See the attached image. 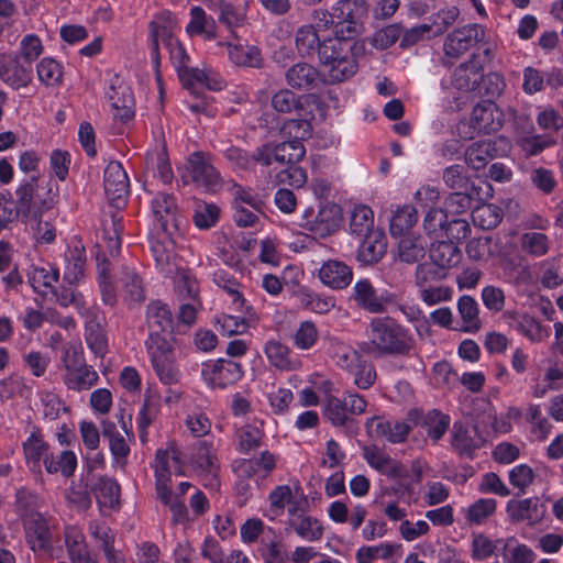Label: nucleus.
Wrapping results in <instances>:
<instances>
[{
  "label": "nucleus",
  "instance_id": "nucleus-1",
  "mask_svg": "<svg viewBox=\"0 0 563 563\" xmlns=\"http://www.w3.org/2000/svg\"><path fill=\"white\" fill-rule=\"evenodd\" d=\"M366 333L368 340L360 342L358 349L374 358L409 356L415 347L411 331L391 317L371 319Z\"/></svg>",
  "mask_w": 563,
  "mask_h": 563
},
{
  "label": "nucleus",
  "instance_id": "nucleus-2",
  "mask_svg": "<svg viewBox=\"0 0 563 563\" xmlns=\"http://www.w3.org/2000/svg\"><path fill=\"white\" fill-rule=\"evenodd\" d=\"M355 45L339 38L322 40L318 58L328 84L343 82L356 74L358 65L354 55Z\"/></svg>",
  "mask_w": 563,
  "mask_h": 563
},
{
  "label": "nucleus",
  "instance_id": "nucleus-3",
  "mask_svg": "<svg viewBox=\"0 0 563 563\" xmlns=\"http://www.w3.org/2000/svg\"><path fill=\"white\" fill-rule=\"evenodd\" d=\"M367 400L364 396L345 390L341 396L328 395L322 401L324 418L336 428H343L347 437H355L358 433V422L354 416L366 411Z\"/></svg>",
  "mask_w": 563,
  "mask_h": 563
},
{
  "label": "nucleus",
  "instance_id": "nucleus-4",
  "mask_svg": "<svg viewBox=\"0 0 563 563\" xmlns=\"http://www.w3.org/2000/svg\"><path fill=\"white\" fill-rule=\"evenodd\" d=\"M15 201L22 213V222L40 221L44 212L51 210L56 202L49 184L35 177H25L15 189Z\"/></svg>",
  "mask_w": 563,
  "mask_h": 563
},
{
  "label": "nucleus",
  "instance_id": "nucleus-5",
  "mask_svg": "<svg viewBox=\"0 0 563 563\" xmlns=\"http://www.w3.org/2000/svg\"><path fill=\"white\" fill-rule=\"evenodd\" d=\"M342 220L341 207L334 202H320L318 211L307 208L298 222L313 238L324 239L336 232Z\"/></svg>",
  "mask_w": 563,
  "mask_h": 563
},
{
  "label": "nucleus",
  "instance_id": "nucleus-6",
  "mask_svg": "<svg viewBox=\"0 0 563 563\" xmlns=\"http://www.w3.org/2000/svg\"><path fill=\"white\" fill-rule=\"evenodd\" d=\"M145 321L148 329L145 347L170 345L167 336L174 330V316L166 302L159 299L150 301L146 306Z\"/></svg>",
  "mask_w": 563,
  "mask_h": 563
},
{
  "label": "nucleus",
  "instance_id": "nucleus-7",
  "mask_svg": "<svg viewBox=\"0 0 563 563\" xmlns=\"http://www.w3.org/2000/svg\"><path fill=\"white\" fill-rule=\"evenodd\" d=\"M397 298L395 292L388 290L378 292L367 278L358 279L351 294V299L358 308L374 314L386 312L389 306L397 302Z\"/></svg>",
  "mask_w": 563,
  "mask_h": 563
},
{
  "label": "nucleus",
  "instance_id": "nucleus-8",
  "mask_svg": "<svg viewBox=\"0 0 563 563\" xmlns=\"http://www.w3.org/2000/svg\"><path fill=\"white\" fill-rule=\"evenodd\" d=\"M357 0H341L334 7V15L336 21L334 23V36L341 42L349 41L355 43L354 37L362 29L361 16L364 11V0H360L361 8H357Z\"/></svg>",
  "mask_w": 563,
  "mask_h": 563
},
{
  "label": "nucleus",
  "instance_id": "nucleus-9",
  "mask_svg": "<svg viewBox=\"0 0 563 563\" xmlns=\"http://www.w3.org/2000/svg\"><path fill=\"white\" fill-rule=\"evenodd\" d=\"M151 212L156 230L167 236L179 231V211L176 198L172 194L157 192L150 201Z\"/></svg>",
  "mask_w": 563,
  "mask_h": 563
},
{
  "label": "nucleus",
  "instance_id": "nucleus-10",
  "mask_svg": "<svg viewBox=\"0 0 563 563\" xmlns=\"http://www.w3.org/2000/svg\"><path fill=\"white\" fill-rule=\"evenodd\" d=\"M243 366L235 361L219 358L201 365V377L211 388H227L243 377Z\"/></svg>",
  "mask_w": 563,
  "mask_h": 563
},
{
  "label": "nucleus",
  "instance_id": "nucleus-11",
  "mask_svg": "<svg viewBox=\"0 0 563 563\" xmlns=\"http://www.w3.org/2000/svg\"><path fill=\"white\" fill-rule=\"evenodd\" d=\"M479 43H486V30L478 23H470L448 34L443 51L448 57L460 58Z\"/></svg>",
  "mask_w": 563,
  "mask_h": 563
},
{
  "label": "nucleus",
  "instance_id": "nucleus-12",
  "mask_svg": "<svg viewBox=\"0 0 563 563\" xmlns=\"http://www.w3.org/2000/svg\"><path fill=\"white\" fill-rule=\"evenodd\" d=\"M173 473L183 474L181 452L175 445L158 449L154 461L155 490H159L164 497H166L167 487L172 486Z\"/></svg>",
  "mask_w": 563,
  "mask_h": 563
},
{
  "label": "nucleus",
  "instance_id": "nucleus-13",
  "mask_svg": "<svg viewBox=\"0 0 563 563\" xmlns=\"http://www.w3.org/2000/svg\"><path fill=\"white\" fill-rule=\"evenodd\" d=\"M104 192L111 203L120 206L124 203L130 191V181L122 164L111 161L103 172Z\"/></svg>",
  "mask_w": 563,
  "mask_h": 563
},
{
  "label": "nucleus",
  "instance_id": "nucleus-14",
  "mask_svg": "<svg viewBox=\"0 0 563 563\" xmlns=\"http://www.w3.org/2000/svg\"><path fill=\"white\" fill-rule=\"evenodd\" d=\"M153 369L164 385L179 383L181 373L173 360V347L170 345L146 347Z\"/></svg>",
  "mask_w": 563,
  "mask_h": 563
},
{
  "label": "nucleus",
  "instance_id": "nucleus-15",
  "mask_svg": "<svg viewBox=\"0 0 563 563\" xmlns=\"http://www.w3.org/2000/svg\"><path fill=\"white\" fill-rule=\"evenodd\" d=\"M33 79L32 66L20 62L18 56L0 54V80L13 90L27 87Z\"/></svg>",
  "mask_w": 563,
  "mask_h": 563
},
{
  "label": "nucleus",
  "instance_id": "nucleus-16",
  "mask_svg": "<svg viewBox=\"0 0 563 563\" xmlns=\"http://www.w3.org/2000/svg\"><path fill=\"white\" fill-rule=\"evenodd\" d=\"M151 36H152V54L153 58H158V42L162 41L169 51L172 60L179 67H187L186 63L189 59L180 43L173 37L170 27L162 24L158 20L151 22Z\"/></svg>",
  "mask_w": 563,
  "mask_h": 563
},
{
  "label": "nucleus",
  "instance_id": "nucleus-17",
  "mask_svg": "<svg viewBox=\"0 0 563 563\" xmlns=\"http://www.w3.org/2000/svg\"><path fill=\"white\" fill-rule=\"evenodd\" d=\"M506 511L512 522H527L533 527L542 521L547 508L539 498L510 499L507 501Z\"/></svg>",
  "mask_w": 563,
  "mask_h": 563
},
{
  "label": "nucleus",
  "instance_id": "nucleus-18",
  "mask_svg": "<svg viewBox=\"0 0 563 563\" xmlns=\"http://www.w3.org/2000/svg\"><path fill=\"white\" fill-rule=\"evenodd\" d=\"M508 325L531 342H541L549 338L550 331L532 316L517 310H507L503 314Z\"/></svg>",
  "mask_w": 563,
  "mask_h": 563
},
{
  "label": "nucleus",
  "instance_id": "nucleus-19",
  "mask_svg": "<svg viewBox=\"0 0 563 563\" xmlns=\"http://www.w3.org/2000/svg\"><path fill=\"white\" fill-rule=\"evenodd\" d=\"M471 125L478 133H495L503 126V112L495 102L483 101L473 108Z\"/></svg>",
  "mask_w": 563,
  "mask_h": 563
},
{
  "label": "nucleus",
  "instance_id": "nucleus-20",
  "mask_svg": "<svg viewBox=\"0 0 563 563\" xmlns=\"http://www.w3.org/2000/svg\"><path fill=\"white\" fill-rule=\"evenodd\" d=\"M188 169L192 180L208 190H214L220 184V173L202 152H195L189 156Z\"/></svg>",
  "mask_w": 563,
  "mask_h": 563
},
{
  "label": "nucleus",
  "instance_id": "nucleus-21",
  "mask_svg": "<svg viewBox=\"0 0 563 563\" xmlns=\"http://www.w3.org/2000/svg\"><path fill=\"white\" fill-rule=\"evenodd\" d=\"M483 443L484 439L476 424L467 427L463 422H454L451 444L461 456L472 457Z\"/></svg>",
  "mask_w": 563,
  "mask_h": 563
},
{
  "label": "nucleus",
  "instance_id": "nucleus-22",
  "mask_svg": "<svg viewBox=\"0 0 563 563\" xmlns=\"http://www.w3.org/2000/svg\"><path fill=\"white\" fill-rule=\"evenodd\" d=\"M23 527L25 530V539L30 548L34 552L45 553L51 545V531L47 520L43 515L24 519Z\"/></svg>",
  "mask_w": 563,
  "mask_h": 563
},
{
  "label": "nucleus",
  "instance_id": "nucleus-23",
  "mask_svg": "<svg viewBox=\"0 0 563 563\" xmlns=\"http://www.w3.org/2000/svg\"><path fill=\"white\" fill-rule=\"evenodd\" d=\"M22 448L27 467L33 473H41L42 464L44 465L45 457L49 453V444L44 440L38 427H33Z\"/></svg>",
  "mask_w": 563,
  "mask_h": 563
},
{
  "label": "nucleus",
  "instance_id": "nucleus-24",
  "mask_svg": "<svg viewBox=\"0 0 563 563\" xmlns=\"http://www.w3.org/2000/svg\"><path fill=\"white\" fill-rule=\"evenodd\" d=\"M482 74L479 54L473 53L466 62L455 68L452 76V85L459 90H475L479 86Z\"/></svg>",
  "mask_w": 563,
  "mask_h": 563
},
{
  "label": "nucleus",
  "instance_id": "nucleus-25",
  "mask_svg": "<svg viewBox=\"0 0 563 563\" xmlns=\"http://www.w3.org/2000/svg\"><path fill=\"white\" fill-rule=\"evenodd\" d=\"M321 283L334 290L346 288L353 279L352 268L344 262L329 260L319 269Z\"/></svg>",
  "mask_w": 563,
  "mask_h": 563
},
{
  "label": "nucleus",
  "instance_id": "nucleus-26",
  "mask_svg": "<svg viewBox=\"0 0 563 563\" xmlns=\"http://www.w3.org/2000/svg\"><path fill=\"white\" fill-rule=\"evenodd\" d=\"M363 457L371 467L389 477L397 478L405 475L406 470L404 465L377 446H365L363 449Z\"/></svg>",
  "mask_w": 563,
  "mask_h": 563
},
{
  "label": "nucleus",
  "instance_id": "nucleus-27",
  "mask_svg": "<svg viewBox=\"0 0 563 563\" xmlns=\"http://www.w3.org/2000/svg\"><path fill=\"white\" fill-rule=\"evenodd\" d=\"M363 238L357 249L356 258L363 265L376 264L386 253V236L383 232L376 230Z\"/></svg>",
  "mask_w": 563,
  "mask_h": 563
},
{
  "label": "nucleus",
  "instance_id": "nucleus-28",
  "mask_svg": "<svg viewBox=\"0 0 563 563\" xmlns=\"http://www.w3.org/2000/svg\"><path fill=\"white\" fill-rule=\"evenodd\" d=\"M27 279L33 290L43 299H47L59 279V271L48 263L43 266H32L27 273Z\"/></svg>",
  "mask_w": 563,
  "mask_h": 563
},
{
  "label": "nucleus",
  "instance_id": "nucleus-29",
  "mask_svg": "<svg viewBox=\"0 0 563 563\" xmlns=\"http://www.w3.org/2000/svg\"><path fill=\"white\" fill-rule=\"evenodd\" d=\"M91 492L101 508L119 507L121 488L114 478L107 475L97 477L91 486Z\"/></svg>",
  "mask_w": 563,
  "mask_h": 563
},
{
  "label": "nucleus",
  "instance_id": "nucleus-30",
  "mask_svg": "<svg viewBox=\"0 0 563 563\" xmlns=\"http://www.w3.org/2000/svg\"><path fill=\"white\" fill-rule=\"evenodd\" d=\"M228 48L229 59L236 66L260 68L263 65V57L261 49L255 45L241 43L227 42L224 44Z\"/></svg>",
  "mask_w": 563,
  "mask_h": 563
},
{
  "label": "nucleus",
  "instance_id": "nucleus-31",
  "mask_svg": "<svg viewBox=\"0 0 563 563\" xmlns=\"http://www.w3.org/2000/svg\"><path fill=\"white\" fill-rule=\"evenodd\" d=\"M374 423L376 435L385 438L390 443L405 442L411 430L410 426L404 421H389L378 417L368 418L365 427L368 429Z\"/></svg>",
  "mask_w": 563,
  "mask_h": 563
},
{
  "label": "nucleus",
  "instance_id": "nucleus-32",
  "mask_svg": "<svg viewBox=\"0 0 563 563\" xmlns=\"http://www.w3.org/2000/svg\"><path fill=\"white\" fill-rule=\"evenodd\" d=\"M285 78L292 89L309 90L317 86L319 71L312 65L300 62L287 69Z\"/></svg>",
  "mask_w": 563,
  "mask_h": 563
},
{
  "label": "nucleus",
  "instance_id": "nucleus-33",
  "mask_svg": "<svg viewBox=\"0 0 563 563\" xmlns=\"http://www.w3.org/2000/svg\"><path fill=\"white\" fill-rule=\"evenodd\" d=\"M497 153L496 143L490 140L478 141L470 145L465 153V163L468 167L479 170L495 157Z\"/></svg>",
  "mask_w": 563,
  "mask_h": 563
},
{
  "label": "nucleus",
  "instance_id": "nucleus-34",
  "mask_svg": "<svg viewBox=\"0 0 563 563\" xmlns=\"http://www.w3.org/2000/svg\"><path fill=\"white\" fill-rule=\"evenodd\" d=\"M99 380L98 373L91 365L84 364L74 371L64 373L63 382L71 390L81 391L88 390Z\"/></svg>",
  "mask_w": 563,
  "mask_h": 563
},
{
  "label": "nucleus",
  "instance_id": "nucleus-35",
  "mask_svg": "<svg viewBox=\"0 0 563 563\" xmlns=\"http://www.w3.org/2000/svg\"><path fill=\"white\" fill-rule=\"evenodd\" d=\"M430 262L437 264L445 272L455 266L461 260V252L454 242L439 241L432 243L429 252Z\"/></svg>",
  "mask_w": 563,
  "mask_h": 563
},
{
  "label": "nucleus",
  "instance_id": "nucleus-36",
  "mask_svg": "<svg viewBox=\"0 0 563 563\" xmlns=\"http://www.w3.org/2000/svg\"><path fill=\"white\" fill-rule=\"evenodd\" d=\"M263 424V421L247 423L236 431L239 439L238 450L241 453L249 454L263 445L265 439Z\"/></svg>",
  "mask_w": 563,
  "mask_h": 563
},
{
  "label": "nucleus",
  "instance_id": "nucleus-37",
  "mask_svg": "<svg viewBox=\"0 0 563 563\" xmlns=\"http://www.w3.org/2000/svg\"><path fill=\"white\" fill-rule=\"evenodd\" d=\"M44 467L48 474L60 473L65 477H70L77 467V456L70 450H64L57 454L49 452L45 457Z\"/></svg>",
  "mask_w": 563,
  "mask_h": 563
},
{
  "label": "nucleus",
  "instance_id": "nucleus-38",
  "mask_svg": "<svg viewBox=\"0 0 563 563\" xmlns=\"http://www.w3.org/2000/svg\"><path fill=\"white\" fill-rule=\"evenodd\" d=\"M296 48L300 56L309 57L316 53L319 55L322 40L312 24L300 26L295 35Z\"/></svg>",
  "mask_w": 563,
  "mask_h": 563
},
{
  "label": "nucleus",
  "instance_id": "nucleus-39",
  "mask_svg": "<svg viewBox=\"0 0 563 563\" xmlns=\"http://www.w3.org/2000/svg\"><path fill=\"white\" fill-rule=\"evenodd\" d=\"M228 190L231 195L232 208L250 207L254 211L263 212L264 201L251 187L232 181Z\"/></svg>",
  "mask_w": 563,
  "mask_h": 563
},
{
  "label": "nucleus",
  "instance_id": "nucleus-40",
  "mask_svg": "<svg viewBox=\"0 0 563 563\" xmlns=\"http://www.w3.org/2000/svg\"><path fill=\"white\" fill-rule=\"evenodd\" d=\"M287 525L297 533V536L309 542L319 541L323 536V527L321 522L311 516L301 514L296 518H290Z\"/></svg>",
  "mask_w": 563,
  "mask_h": 563
},
{
  "label": "nucleus",
  "instance_id": "nucleus-41",
  "mask_svg": "<svg viewBox=\"0 0 563 563\" xmlns=\"http://www.w3.org/2000/svg\"><path fill=\"white\" fill-rule=\"evenodd\" d=\"M194 468L202 475L216 478L219 465L212 448L207 443H200L194 451L191 456Z\"/></svg>",
  "mask_w": 563,
  "mask_h": 563
},
{
  "label": "nucleus",
  "instance_id": "nucleus-42",
  "mask_svg": "<svg viewBox=\"0 0 563 563\" xmlns=\"http://www.w3.org/2000/svg\"><path fill=\"white\" fill-rule=\"evenodd\" d=\"M65 547L71 563H82L91 559L85 536L76 527L65 529Z\"/></svg>",
  "mask_w": 563,
  "mask_h": 563
},
{
  "label": "nucleus",
  "instance_id": "nucleus-43",
  "mask_svg": "<svg viewBox=\"0 0 563 563\" xmlns=\"http://www.w3.org/2000/svg\"><path fill=\"white\" fill-rule=\"evenodd\" d=\"M427 243L421 236L405 235L398 243V257L401 262L413 264L426 255Z\"/></svg>",
  "mask_w": 563,
  "mask_h": 563
},
{
  "label": "nucleus",
  "instance_id": "nucleus-44",
  "mask_svg": "<svg viewBox=\"0 0 563 563\" xmlns=\"http://www.w3.org/2000/svg\"><path fill=\"white\" fill-rule=\"evenodd\" d=\"M442 179L445 186L453 191L474 190V188H478L471 180L465 165L462 164H453L445 167L442 173Z\"/></svg>",
  "mask_w": 563,
  "mask_h": 563
},
{
  "label": "nucleus",
  "instance_id": "nucleus-45",
  "mask_svg": "<svg viewBox=\"0 0 563 563\" xmlns=\"http://www.w3.org/2000/svg\"><path fill=\"white\" fill-rule=\"evenodd\" d=\"M457 311L464 323L463 331L475 333L481 329L478 303L473 297L461 296L457 300Z\"/></svg>",
  "mask_w": 563,
  "mask_h": 563
},
{
  "label": "nucleus",
  "instance_id": "nucleus-46",
  "mask_svg": "<svg viewBox=\"0 0 563 563\" xmlns=\"http://www.w3.org/2000/svg\"><path fill=\"white\" fill-rule=\"evenodd\" d=\"M66 267L63 282L69 286H77L85 276L86 254L85 250L75 249L66 257Z\"/></svg>",
  "mask_w": 563,
  "mask_h": 563
},
{
  "label": "nucleus",
  "instance_id": "nucleus-47",
  "mask_svg": "<svg viewBox=\"0 0 563 563\" xmlns=\"http://www.w3.org/2000/svg\"><path fill=\"white\" fill-rule=\"evenodd\" d=\"M401 550L400 543H380L378 545H363L356 550L357 563H374L377 558L383 560L391 559L397 551Z\"/></svg>",
  "mask_w": 563,
  "mask_h": 563
},
{
  "label": "nucleus",
  "instance_id": "nucleus-48",
  "mask_svg": "<svg viewBox=\"0 0 563 563\" xmlns=\"http://www.w3.org/2000/svg\"><path fill=\"white\" fill-rule=\"evenodd\" d=\"M350 231L357 236H364L374 230V214L369 207L361 205L356 206L350 218Z\"/></svg>",
  "mask_w": 563,
  "mask_h": 563
},
{
  "label": "nucleus",
  "instance_id": "nucleus-49",
  "mask_svg": "<svg viewBox=\"0 0 563 563\" xmlns=\"http://www.w3.org/2000/svg\"><path fill=\"white\" fill-rule=\"evenodd\" d=\"M40 497L34 492L21 487L15 493V510L20 516L21 520L32 518L38 515H42L38 511L40 508Z\"/></svg>",
  "mask_w": 563,
  "mask_h": 563
},
{
  "label": "nucleus",
  "instance_id": "nucleus-50",
  "mask_svg": "<svg viewBox=\"0 0 563 563\" xmlns=\"http://www.w3.org/2000/svg\"><path fill=\"white\" fill-rule=\"evenodd\" d=\"M555 139L550 134H526L517 139L518 147L526 156H536L555 145Z\"/></svg>",
  "mask_w": 563,
  "mask_h": 563
},
{
  "label": "nucleus",
  "instance_id": "nucleus-51",
  "mask_svg": "<svg viewBox=\"0 0 563 563\" xmlns=\"http://www.w3.org/2000/svg\"><path fill=\"white\" fill-rule=\"evenodd\" d=\"M418 220L416 208L409 205L397 208L390 219L389 231L394 236H400L409 231Z\"/></svg>",
  "mask_w": 563,
  "mask_h": 563
},
{
  "label": "nucleus",
  "instance_id": "nucleus-52",
  "mask_svg": "<svg viewBox=\"0 0 563 563\" xmlns=\"http://www.w3.org/2000/svg\"><path fill=\"white\" fill-rule=\"evenodd\" d=\"M519 243L521 251L532 257H541L550 250V239L541 232H526Z\"/></svg>",
  "mask_w": 563,
  "mask_h": 563
},
{
  "label": "nucleus",
  "instance_id": "nucleus-53",
  "mask_svg": "<svg viewBox=\"0 0 563 563\" xmlns=\"http://www.w3.org/2000/svg\"><path fill=\"white\" fill-rule=\"evenodd\" d=\"M306 154L305 146L297 140L275 144V162L292 165L300 162Z\"/></svg>",
  "mask_w": 563,
  "mask_h": 563
},
{
  "label": "nucleus",
  "instance_id": "nucleus-54",
  "mask_svg": "<svg viewBox=\"0 0 563 563\" xmlns=\"http://www.w3.org/2000/svg\"><path fill=\"white\" fill-rule=\"evenodd\" d=\"M472 218L475 225L483 230H492L500 223L503 211L495 205H483L473 210Z\"/></svg>",
  "mask_w": 563,
  "mask_h": 563
},
{
  "label": "nucleus",
  "instance_id": "nucleus-55",
  "mask_svg": "<svg viewBox=\"0 0 563 563\" xmlns=\"http://www.w3.org/2000/svg\"><path fill=\"white\" fill-rule=\"evenodd\" d=\"M446 277V272L431 262L418 264L415 272V285L422 288L440 283Z\"/></svg>",
  "mask_w": 563,
  "mask_h": 563
},
{
  "label": "nucleus",
  "instance_id": "nucleus-56",
  "mask_svg": "<svg viewBox=\"0 0 563 563\" xmlns=\"http://www.w3.org/2000/svg\"><path fill=\"white\" fill-rule=\"evenodd\" d=\"M479 197V188H474V190H459L451 192L446 200L445 206L448 211L460 214L465 212L466 210L472 208V202L474 200H481Z\"/></svg>",
  "mask_w": 563,
  "mask_h": 563
},
{
  "label": "nucleus",
  "instance_id": "nucleus-57",
  "mask_svg": "<svg viewBox=\"0 0 563 563\" xmlns=\"http://www.w3.org/2000/svg\"><path fill=\"white\" fill-rule=\"evenodd\" d=\"M36 73L38 80L45 86H58L62 82V65L51 57H44L40 60L36 65Z\"/></svg>",
  "mask_w": 563,
  "mask_h": 563
},
{
  "label": "nucleus",
  "instance_id": "nucleus-58",
  "mask_svg": "<svg viewBox=\"0 0 563 563\" xmlns=\"http://www.w3.org/2000/svg\"><path fill=\"white\" fill-rule=\"evenodd\" d=\"M159 412V402L152 398H146L136 417L139 435L142 442L146 440L147 429L157 418Z\"/></svg>",
  "mask_w": 563,
  "mask_h": 563
},
{
  "label": "nucleus",
  "instance_id": "nucleus-59",
  "mask_svg": "<svg viewBox=\"0 0 563 563\" xmlns=\"http://www.w3.org/2000/svg\"><path fill=\"white\" fill-rule=\"evenodd\" d=\"M220 209L214 203L197 202L192 214L195 225L208 230L219 221Z\"/></svg>",
  "mask_w": 563,
  "mask_h": 563
},
{
  "label": "nucleus",
  "instance_id": "nucleus-60",
  "mask_svg": "<svg viewBox=\"0 0 563 563\" xmlns=\"http://www.w3.org/2000/svg\"><path fill=\"white\" fill-rule=\"evenodd\" d=\"M264 352L273 366L280 369H288L290 367V350L282 342L276 340L267 341Z\"/></svg>",
  "mask_w": 563,
  "mask_h": 563
},
{
  "label": "nucleus",
  "instance_id": "nucleus-61",
  "mask_svg": "<svg viewBox=\"0 0 563 563\" xmlns=\"http://www.w3.org/2000/svg\"><path fill=\"white\" fill-rule=\"evenodd\" d=\"M506 87L504 77L498 73H488L486 76L482 74L479 80V93L486 98L485 102H494L493 100L498 98Z\"/></svg>",
  "mask_w": 563,
  "mask_h": 563
},
{
  "label": "nucleus",
  "instance_id": "nucleus-62",
  "mask_svg": "<svg viewBox=\"0 0 563 563\" xmlns=\"http://www.w3.org/2000/svg\"><path fill=\"white\" fill-rule=\"evenodd\" d=\"M448 213L440 208H430L423 220V228L428 235L444 238V231L448 224Z\"/></svg>",
  "mask_w": 563,
  "mask_h": 563
},
{
  "label": "nucleus",
  "instance_id": "nucleus-63",
  "mask_svg": "<svg viewBox=\"0 0 563 563\" xmlns=\"http://www.w3.org/2000/svg\"><path fill=\"white\" fill-rule=\"evenodd\" d=\"M539 277L543 287L553 289L559 287L563 279L561 278L560 272V261L556 258H548L541 261L538 264Z\"/></svg>",
  "mask_w": 563,
  "mask_h": 563
},
{
  "label": "nucleus",
  "instance_id": "nucleus-64",
  "mask_svg": "<svg viewBox=\"0 0 563 563\" xmlns=\"http://www.w3.org/2000/svg\"><path fill=\"white\" fill-rule=\"evenodd\" d=\"M424 423L427 426L428 437L433 442H438L449 429L450 417L437 409H433L428 412Z\"/></svg>",
  "mask_w": 563,
  "mask_h": 563
}]
</instances>
